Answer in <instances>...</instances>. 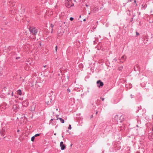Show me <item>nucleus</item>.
<instances>
[{"instance_id": "nucleus-1", "label": "nucleus", "mask_w": 153, "mask_h": 153, "mask_svg": "<svg viewBox=\"0 0 153 153\" xmlns=\"http://www.w3.org/2000/svg\"><path fill=\"white\" fill-rule=\"evenodd\" d=\"M123 116L122 114L119 113L117 114L114 117V120L117 122V123H121L123 120Z\"/></svg>"}, {"instance_id": "nucleus-2", "label": "nucleus", "mask_w": 153, "mask_h": 153, "mask_svg": "<svg viewBox=\"0 0 153 153\" xmlns=\"http://www.w3.org/2000/svg\"><path fill=\"white\" fill-rule=\"evenodd\" d=\"M29 30L30 33H31L33 35H36L38 32V30L33 27H30Z\"/></svg>"}, {"instance_id": "nucleus-3", "label": "nucleus", "mask_w": 153, "mask_h": 153, "mask_svg": "<svg viewBox=\"0 0 153 153\" xmlns=\"http://www.w3.org/2000/svg\"><path fill=\"white\" fill-rule=\"evenodd\" d=\"M71 0H66L65 1V6L68 8H70L72 6L74 5V4H71Z\"/></svg>"}, {"instance_id": "nucleus-4", "label": "nucleus", "mask_w": 153, "mask_h": 153, "mask_svg": "<svg viewBox=\"0 0 153 153\" xmlns=\"http://www.w3.org/2000/svg\"><path fill=\"white\" fill-rule=\"evenodd\" d=\"M97 86L99 88L102 87L104 85L103 83L100 80L97 81Z\"/></svg>"}, {"instance_id": "nucleus-5", "label": "nucleus", "mask_w": 153, "mask_h": 153, "mask_svg": "<svg viewBox=\"0 0 153 153\" xmlns=\"http://www.w3.org/2000/svg\"><path fill=\"white\" fill-rule=\"evenodd\" d=\"M60 146L61 147V149L62 150H64L66 147L63 144V142L61 141L60 143Z\"/></svg>"}, {"instance_id": "nucleus-6", "label": "nucleus", "mask_w": 153, "mask_h": 153, "mask_svg": "<svg viewBox=\"0 0 153 153\" xmlns=\"http://www.w3.org/2000/svg\"><path fill=\"white\" fill-rule=\"evenodd\" d=\"M126 59V56L125 55L121 57V58L120 59V62L123 63V62L125 61Z\"/></svg>"}, {"instance_id": "nucleus-7", "label": "nucleus", "mask_w": 153, "mask_h": 153, "mask_svg": "<svg viewBox=\"0 0 153 153\" xmlns=\"http://www.w3.org/2000/svg\"><path fill=\"white\" fill-rule=\"evenodd\" d=\"M22 105L25 107L27 106L29 104V102L27 100H25L22 102Z\"/></svg>"}, {"instance_id": "nucleus-8", "label": "nucleus", "mask_w": 153, "mask_h": 153, "mask_svg": "<svg viewBox=\"0 0 153 153\" xmlns=\"http://www.w3.org/2000/svg\"><path fill=\"white\" fill-rule=\"evenodd\" d=\"M58 119L59 120L60 122L61 123H64V120L63 119H62V118H59L58 117H57L56 120H58Z\"/></svg>"}, {"instance_id": "nucleus-9", "label": "nucleus", "mask_w": 153, "mask_h": 153, "mask_svg": "<svg viewBox=\"0 0 153 153\" xmlns=\"http://www.w3.org/2000/svg\"><path fill=\"white\" fill-rule=\"evenodd\" d=\"M15 3V2L13 1V0H10V1H9V4H12V6H14V5L13 4V3Z\"/></svg>"}, {"instance_id": "nucleus-10", "label": "nucleus", "mask_w": 153, "mask_h": 153, "mask_svg": "<svg viewBox=\"0 0 153 153\" xmlns=\"http://www.w3.org/2000/svg\"><path fill=\"white\" fill-rule=\"evenodd\" d=\"M13 109L16 111H17L18 109V108L16 105H14L13 106Z\"/></svg>"}, {"instance_id": "nucleus-11", "label": "nucleus", "mask_w": 153, "mask_h": 153, "mask_svg": "<svg viewBox=\"0 0 153 153\" xmlns=\"http://www.w3.org/2000/svg\"><path fill=\"white\" fill-rule=\"evenodd\" d=\"M17 94L20 95H21L22 94V92L21 90L19 89L17 91Z\"/></svg>"}, {"instance_id": "nucleus-12", "label": "nucleus", "mask_w": 153, "mask_h": 153, "mask_svg": "<svg viewBox=\"0 0 153 153\" xmlns=\"http://www.w3.org/2000/svg\"><path fill=\"white\" fill-rule=\"evenodd\" d=\"M9 12L12 15L14 14H15L13 10H10V11Z\"/></svg>"}, {"instance_id": "nucleus-13", "label": "nucleus", "mask_w": 153, "mask_h": 153, "mask_svg": "<svg viewBox=\"0 0 153 153\" xmlns=\"http://www.w3.org/2000/svg\"><path fill=\"white\" fill-rule=\"evenodd\" d=\"M123 68V66H121L119 67L118 70L119 71L121 70Z\"/></svg>"}, {"instance_id": "nucleus-14", "label": "nucleus", "mask_w": 153, "mask_h": 153, "mask_svg": "<svg viewBox=\"0 0 153 153\" xmlns=\"http://www.w3.org/2000/svg\"><path fill=\"white\" fill-rule=\"evenodd\" d=\"M35 137L34 136L32 137L31 138V140L32 141H34L35 139Z\"/></svg>"}, {"instance_id": "nucleus-15", "label": "nucleus", "mask_w": 153, "mask_h": 153, "mask_svg": "<svg viewBox=\"0 0 153 153\" xmlns=\"http://www.w3.org/2000/svg\"><path fill=\"white\" fill-rule=\"evenodd\" d=\"M51 27L52 28V29H51V33H52V32H53V29H52V28L53 27V25L52 24H51Z\"/></svg>"}, {"instance_id": "nucleus-16", "label": "nucleus", "mask_w": 153, "mask_h": 153, "mask_svg": "<svg viewBox=\"0 0 153 153\" xmlns=\"http://www.w3.org/2000/svg\"><path fill=\"white\" fill-rule=\"evenodd\" d=\"M117 60V59L116 58L114 59L113 60V62H116Z\"/></svg>"}, {"instance_id": "nucleus-17", "label": "nucleus", "mask_w": 153, "mask_h": 153, "mask_svg": "<svg viewBox=\"0 0 153 153\" xmlns=\"http://www.w3.org/2000/svg\"><path fill=\"white\" fill-rule=\"evenodd\" d=\"M40 134H36L34 135V136H35V137H37V136H39Z\"/></svg>"}, {"instance_id": "nucleus-18", "label": "nucleus", "mask_w": 153, "mask_h": 153, "mask_svg": "<svg viewBox=\"0 0 153 153\" xmlns=\"http://www.w3.org/2000/svg\"><path fill=\"white\" fill-rule=\"evenodd\" d=\"M67 91L68 93H70L71 92V90L69 88H68L67 89Z\"/></svg>"}, {"instance_id": "nucleus-19", "label": "nucleus", "mask_w": 153, "mask_h": 153, "mask_svg": "<svg viewBox=\"0 0 153 153\" xmlns=\"http://www.w3.org/2000/svg\"><path fill=\"white\" fill-rule=\"evenodd\" d=\"M74 18L72 17H71L70 18V21H73L74 20Z\"/></svg>"}, {"instance_id": "nucleus-20", "label": "nucleus", "mask_w": 153, "mask_h": 153, "mask_svg": "<svg viewBox=\"0 0 153 153\" xmlns=\"http://www.w3.org/2000/svg\"><path fill=\"white\" fill-rule=\"evenodd\" d=\"M68 129H71V125H69V126L68 128Z\"/></svg>"}, {"instance_id": "nucleus-21", "label": "nucleus", "mask_w": 153, "mask_h": 153, "mask_svg": "<svg viewBox=\"0 0 153 153\" xmlns=\"http://www.w3.org/2000/svg\"><path fill=\"white\" fill-rule=\"evenodd\" d=\"M57 49H58L57 46V45H56L55 47V51H56V52H57Z\"/></svg>"}, {"instance_id": "nucleus-22", "label": "nucleus", "mask_w": 153, "mask_h": 153, "mask_svg": "<svg viewBox=\"0 0 153 153\" xmlns=\"http://www.w3.org/2000/svg\"><path fill=\"white\" fill-rule=\"evenodd\" d=\"M101 99L102 101H104V98H101Z\"/></svg>"}, {"instance_id": "nucleus-23", "label": "nucleus", "mask_w": 153, "mask_h": 153, "mask_svg": "<svg viewBox=\"0 0 153 153\" xmlns=\"http://www.w3.org/2000/svg\"><path fill=\"white\" fill-rule=\"evenodd\" d=\"M54 119H51V120H50V122H51V121H53V120H54Z\"/></svg>"}, {"instance_id": "nucleus-24", "label": "nucleus", "mask_w": 153, "mask_h": 153, "mask_svg": "<svg viewBox=\"0 0 153 153\" xmlns=\"http://www.w3.org/2000/svg\"><path fill=\"white\" fill-rule=\"evenodd\" d=\"M131 98H133V96L132 94L131 95Z\"/></svg>"}, {"instance_id": "nucleus-25", "label": "nucleus", "mask_w": 153, "mask_h": 153, "mask_svg": "<svg viewBox=\"0 0 153 153\" xmlns=\"http://www.w3.org/2000/svg\"><path fill=\"white\" fill-rule=\"evenodd\" d=\"M49 102H46V103L48 104V105H50V104H49Z\"/></svg>"}, {"instance_id": "nucleus-26", "label": "nucleus", "mask_w": 153, "mask_h": 153, "mask_svg": "<svg viewBox=\"0 0 153 153\" xmlns=\"http://www.w3.org/2000/svg\"><path fill=\"white\" fill-rule=\"evenodd\" d=\"M19 58H20V57H16V59H19Z\"/></svg>"}, {"instance_id": "nucleus-27", "label": "nucleus", "mask_w": 153, "mask_h": 153, "mask_svg": "<svg viewBox=\"0 0 153 153\" xmlns=\"http://www.w3.org/2000/svg\"><path fill=\"white\" fill-rule=\"evenodd\" d=\"M136 34H137V35H139V33H138V32H136Z\"/></svg>"}, {"instance_id": "nucleus-28", "label": "nucleus", "mask_w": 153, "mask_h": 153, "mask_svg": "<svg viewBox=\"0 0 153 153\" xmlns=\"http://www.w3.org/2000/svg\"><path fill=\"white\" fill-rule=\"evenodd\" d=\"M134 3H136V0H134Z\"/></svg>"}, {"instance_id": "nucleus-29", "label": "nucleus", "mask_w": 153, "mask_h": 153, "mask_svg": "<svg viewBox=\"0 0 153 153\" xmlns=\"http://www.w3.org/2000/svg\"><path fill=\"white\" fill-rule=\"evenodd\" d=\"M83 21H84V22H85V21H86V19H83Z\"/></svg>"}, {"instance_id": "nucleus-30", "label": "nucleus", "mask_w": 153, "mask_h": 153, "mask_svg": "<svg viewBox=\"0 0 153 153\" xmlns=\"http://www.w3.org/2000/svg\"><path fill=\"white\" fill-rule=\"evenodd\" d=\"M19 131H19V130L18 129V130H17V132H19Z\"/></svg>"}, {"instance_id": "nucleus-31", "label": "nucleus", "mask_w": 153, "mask_h": 153, "mask_svg": "<svg viewBox=\"0 0 153 153\" xmlns=\"http://www.w3.org/2000/svg\"><path fill=\"white\" fill-rule=\"evenodd\" d=\"M98 112L97 111L96 112V114H97V113H98Z\"/></svg>"}, {"instance_id": "nucleus-32", "label": "nucleus", "mask_w": 153, "mask_h": 153, "mask_svg": "<svg viewBox=\"0 0 153 153\" xmlns=\"http://www.w3.org/2000/svg\"><path fill=\"white\" fill-rule=\"evenodd\" d=\"M93 117V115H91V118H92Z\"/></svg>"}, {"instance_id": "nucleus-33", "label": "nucleus", "mask_w": 153, "mask_h": 153, "mask_svg": "<svg viewBox=\"0 0 153 153\" xmlns=\"http://www.w3.org/2000/svg\"><path fill=\"white\" fill-rule=\"evenodd\" d=\"M13 93L12 92V96H13Z\"/></svg>"}, {"instance_id": "nucleus-34", "label": "nucleus", "mask_w": 153, "mask_h": 153, "mask_svg": "<svg viewBox=\"0 0 153 153\" xmlns=\"http://www.w3.org/2000/svg\"><path fill=\"white\" fill-rule=\"evenodd\" d=\"M86 7H88V5H87V4H86Z\"/></svg>"}, {"instance_id": "nucleus-35", "label": "nucleus", "mask_w": 153, "mask_h": 153, "mask_svg": "<svg viewBox=\"0 0 153 153\" xmlns=\"http://www.w3.org/2000/svg\"><path fill=\"white\" fill-rule=\"evenodd\" d=\"M46 65H45V66H44V68H45V67H46Z\"/></svg>"}, {"instance_id": "nucleus-36", "label": "nucleus", "mask_w": 153, "mask_h": 153, "mask_svg": "<svg viewBox=\"0 0 153 153\" xmlns=\"http://www.w3.org/2000/svg\"><path fill=\"white\" fill-rule=\"evenodd\" d=\"M56 111H58V109L57 108V109H56Z\"/></svg>"}, {"instance_id": "nucleus-37", "label": "nucleus", "mask_w": 153, "mask_h": 153, "mask_svg": "<svg viewBox=\"0 0 153 153\" xmlns=\"http://www.w3.org/2000/svg\"><path fill=\"white\" fill-rule=\"evenodd\" d=\"M134 70H135V71H137L136 70H135V68H134Z\"/></svg>"}, {"instance_id": "nucleus-38", "label": "nucleus", "mask_w": 153, "mask_h": 153, "mask_svg": "<svg viewBox=\"0 0 153 153\" xmlns=\"http://www.w3.org/2000/svg\"><path fill=\"white\" fill-rule=\"evenodd\" d=\"M54 135H56V134H55H55H54Z\"/></svg>"}, {"instance_id": "nucleus-39", "label": "nucleus", "mask_w": 153, "mask_h": 153, "mask_svg": "<svg viewBox=\"0 0 153 153\" xmlns=\"http://www.w3.org/2000/svg\"><path fill=\"white\" fill-rule=\"evenodd\" d=\"M67 132H68V130H67Z\"/></svg>"}, {"instance_id": "nucleus-40", "label": "nucleus", "mask_w": 153, "mask_h": 153, "mask_svg": "<svg viewBox=\"0 0 153 153\" xmlns=\"http://www.w3.org/2000/svg\"><path fill=\"white\" fill-rule=\"evenodd\" d=\"M104 151H103V152L102 153H104Z\"/></svg>"}, {"instance_id": "nucleus-41", "label": "nucleus", "mask_w": 153, "mask_h": 153, "mask_svg": "<svg viewBox=\"0 0 153 153\" xmlns=\"http://www.w3.org/2000/svg\"><path fill=\"white\" fill-rule=\"evenodd\" d=\"M152 131H153V128H152Z\"/></svg>"}, {"instance_id": "nucleus-42", "label": "nucleus", "mask_w": 153, "mask_h": 153, "mask_svg": "<svg viewBox=\"0 0 153 153\" xmlns=\"http://www.w3.org/2000/svg\"><path fill=\"white\" fill-rule=\"evenodd\" d=\"M81 16H79V17H80H80H81Z\"/></svg>"}, {"instance_id": "nucleus-43", "label": "nucleus", "mask_w": 153, "mask_h": 153, "mask_svg": "<svg viewBox=\"0 0 153 153\" xmlns=\"http://www.w3.org/2000/svg\"><path fill=\"white\" fill-rule=\"evenodd\" d=\"M152 117H153V115H152Z\"/></svg>"}, {"instance_id": "nucleus-44", "label": "nucleus", "mask_w": 153, "mask_h": 153, "mask_svg": "<svg viewBox=\"0 0 153 153\" xmlns=\"http://www.w3.org/2000/svg\"><path fill=\"white\" fill-rule=\"evenodd\" d=\"M88 14H90V13H89Z\"/></svg>"}, {"instance_id": "nucleus-45", "label": "nucleus", "mask_w": 153, "mask_h": 153, "mask_svg": "<svg viewBox=\"0 0 153 153\" xmlns=\"http://www.w3.org/2000/svg\"><path fill=\"white\" fill-rule=\"evenodd\" d=\"M1 74L0 73V75Z\"/></svg>"}, {"instance_id": "nucleus-46", "label": "nucleus", "mask_w": 153, "mask_h": 153, "mask_svg": "<svg viewBox=\"0 0 153 153\" xmlns=\"http://www.w3.org/2000/svg\"><path fill=\"white\" fill-rule=\"evenodd\" d=\"M33 106H32V107H33ZM33 107H34V106H33Z\"/></svg>"}, {"instance_id": "nucleus-47", "label": "nucleus", "mask_w": 153, "mask_h": 153, "mask_svg": "<svg viewBox=\"0 0 153 153\" xmlns=\"http://www.w3.org/2000/svg\"><path fill=\"white\" fill-rule=\"evenodd\" d=\"M152 22H153V21Z\"/></svg>"}]
</instances>
